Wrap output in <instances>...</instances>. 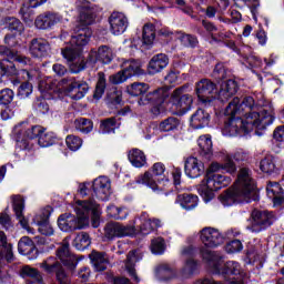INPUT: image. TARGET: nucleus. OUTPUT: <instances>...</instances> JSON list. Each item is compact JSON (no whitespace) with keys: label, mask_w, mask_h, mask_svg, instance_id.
<instances>
[{"label":"nucleus","mask_w":284,"mask_h":284,"mask_svg":"<svg viewBox=\"0 0 284 284\" xmlns=\"http://www.w3.org/2000/svg\"><path fill=\"white\" fill-rule=\"evenodd\" d=\"M98 77L99 79L93 94L94 99H101L105 92V73L99 72Z\"/></svg>","instance_id":"51"},{"label":"nucleus","mask_w":284,"mask_h":284,"mask_svg":"<svg viewBox=\"0 0 284 284\" xmlns=\"http://www.w3.org/2000/svg\"><path fill=\"white\" fill-rule=\"evenodd\" d=\"M128 159L133 168H145L148 165V156L139 149L129 151Z\"/></svg>","instance_id":"32"},{"label":"nucleus","mask_w":284,"mask_h":284,"mask_svg":"<svg viewBox=\"0 0 284 284\" xmlns=\"http://www.w3.org/2000/svg\"><path fill=\"white\" fill-rule=\"evenodd\" d=\"M92 37V31L88 27L77 29L75 34L72 36L70 43L61 49V54L67 61L71 62L70 71L73 74H79L85 70V60L81 55L83 45H88Z\"/></svg>","instance_id":"5"},{"label":"nucleus","mask_w":284,"mask_h":284,"mask_svg":"<svg viewBox=\"0 0 284 284\" xmlns=\"http://www.w3.org/2000/svg\"><path fill=\"white\" fill-rule=\"evenodd\" d=\"M40 267H42V270H44V272H47L48 274H54L55 272L57 281L60 284L72 283L68 274H65V271H63L61 264L57 262L54 257H48L44 262L40 264Z\"/></svg>","instance_id":"14"},{"label":"nucleus","mask_w":284,"mask_h":284,"mask_svg":"<svg viewBox=\"0 0 284 284\" xmlns=\"http://www.w3.org/2000/svg\"><path fill=\"white\" fill-rule=\"evenodd\" d=\"M57 256L67 267H70L71 270L75 267L77 256L70 253V242H68V239H64L58 247Z\"/></svg>","instance_id":"20"},{"label":"nucleus","mask_w":284,"mask_h":284,"mask_svg":"<svg viewBox=\"0 0 284 284\" xmlns=\"http://www.w3.org/2000/svg\"><path fill=\"white\" fill-rule=\"evenodd\" d=\"M57 143V134L52 131L42 132L38 139V144L40 148H50Z\"/></svg>","instance_id":"46"},{"label":"nucleus","mask_w":284,"mask_h":284,"mask_svg":"<svg viewBox=\"0 0 284 284\" xmlns=\"http://www.w3.org/2000/svg\"><path fill=\"white\" fill-rule=\"evenodd\" d=\"M236 92H239V84H236V81L227 80L221 83L216 97L220 101H227L229 99H232Z\"/></svg>","instance_id":"25"},{"label":"nucleus","mask_w":284,"mask_h":284,"mask_svg":"<svg viewBox=\"0 0 284 284\" xmlns=\"http://www.w3.org/2000/svg\"><path fill=\"white\" fill-rule=\"evenodd\" d=\"M18 251L24 256H30V254H38L37 247H34V242L30 237L24 236L18 243Z\"/></svg>","instance_id":"38"},{"label":"nucleus","mask_w":284,"mask_h":284,"mask_svg":"<svg viewBox=\"0 0 284 284\" xmlns=\"http://www.w3.org/2000/svg\"><path fill=\"white\" fill-rule=\"evenodd\" d=\"M90 87L85 81H77V78H64L58 83V92H64V94H70L71 99L79 101L83 99Z\"/></svg>","instance_id":"7"},{"label":"nucleus","mask_w":284,"mask_h":284,"mask_svg":"<svg viewBox=\"0 0 284 284\" xmlns=\"http://www.w3.org/2000/svg\"><path fill=\"white\" fill-rule=\"evenodd\" d=\"M219 170H225L229 174H234V172H236V164L232 161V155H226L223 164L213 162L210 165L205 178L200 183L197 192L206 203L214 199V192H216V190L227 187V185L232 183V179L230 176L214 173L219 172Z\"/></svg>","instance_id":"4"},{"label":"nucleus","mask_w":284,"mask_h":284,"mask_svg":"<svg viewBox=\"0 0 284 284\" xmlns=\"http://www.w3.org/2000/svg\"><path fill=\"white\" fill-rule=\"evenodd\" d=\"M176 39L184 45V48H196L199 39L195 36L179 32Z\"/></svg>","instance_id":"47"},{"label":"nucleus","mask_w":284,"mask_h":284,"mask_svg":"<svg viewBox=\"0 0 284 284\" xmlns=\"http://www.w3.org/2000/svg\"><path fill=\"white\" fill-rule=\"evenodd\" d=\"M136 261H139V258L136 257V251L129 252L125 262V267L126 272L131 276L132 281H134V283H139L141 281L139 278V275H136V270L134 268V264L136 263Z\"/></svg>","instance_id":"39"},{"label":"nucleus","mask_w":284,"mask_h":284,"mask_svg":"<svg viewBox=\"0 0 284 284\" xmlns=\"http://www.w3.org/2000/svg\"><path fill=\"white\" fill-rule=\"evenodd\" d=\"M184 172L189 179H199L205 172V165L195 156H190L185 160Z\"/></svg>","instance_id":"19"},{"label":"nucleus","mask_w":284,"mask_h":284,"mask_svg":"<svg viewBox=\"0 0 284 284\" xmlns=\"http://www.w3.org/2000/svg\"><path fill=\"white\" fill-rule=\"evenodd\" d=\"M245 63L250 68H263V62L256 55H248L245 60Z\"/></svg>","instance_id":"63"},{"label":"nucleus","mask_w":284,"mask_h":284,"mask_svg":"<svg viewBox=\"0 0 284 284\" xmlns=\"http://www.w3.org/2000/svg\"><path fill=\"white\" fill-rule=\"evenodd\" d=\"M276 221L274 213L268 211L253 210L251 213V224L247 226L251 232H263Z\"/></svg>","instance_id":"11"},{"label":"nucleus","mask_w":284,"mask_h":284,"mask_svg":"<svg viewBox=\"0 0 284 284\" xmlns=\"http://www.w3.org/2000/svg\"><path fill=\"white\" fill-rule=\"evenodd\" d=\"M75 129L79 132H82L83 134H89V132H92L93 124L90 120L80 118L74 121Z\"/></svg>","instance_id":"50"},{"label":"nucleus","mask_w":284,"mask_h":284,"mask_svg":"<svg viewBox=\"0 0 284 284\" xmlns=\"http://www.w3.org/2000/svg\"><path fill=\"white\" fill-rule=\"evenodd\" d=\"M43 132H45V128L41 125H33L24 131V136L26 139H30V140L39 139L41 134H43Z\"/></svg>","instance_id":"52"},{"label":"nucleus","mask_w":284,"mask_h":284,"mask_svg":"<svg viewBox=\"0 0 284 284\" xmlns=\"http://www.w3.org/2000/svg\"><path fill=\"white\" fill-rule=\"evenodd\" d=\"M194 270H196V263L194 260L189 258L182 270V275L187 278V276L194 274Z\"/></svg>","instance_id":"59"},{"label":"nucleus","mask_w":284,"mask_h":284,"mask_svg":"<svg viewBox=\"0 0 284 284\" xmlns=\"http://www.w3.org/2000/svg\"><path fill=\"white\" fill-rule=\"evenodd\" d=\"M150 90V84L143 82H134L126 88L128 94L131 97H141Z\"/></svg>","instance_id":"45"},{"label":"nucleus","mask_w":284,"mask_h":284,"mask_svg":"<svg viewBox=\"0 0 284 284\" xmlns=\"http://www.w3.org/2000/svg\"><path fill=\"white\" fill-rule=\"evenodd\" d=\"M210 125V113L203 109H197L191 116V126L194 130H203Z\"/></svg>","instance_id":"30"},{"label":"nucleus","mask_w":284,"mask_h":284,"mask_svg":"<svg viewBox=\"0 0 284 284\" xmlns=\"http://www.w3.org/2000/svg\"><path fill=\"white\" fill-rule=\"evenodd\" d=\"M132 234H134L133 226H125L119 222H110L104 226V239H106V241L123 239V236H132Z\"/></svg>","instance_id":"12"},{"label":"nucleus","mask_w":284,"mask_h":284,"mask_svg":"<svg viewBox=\"0 0 284 284\" xmlns=\"http://www.w3.org/2000/svg\"><path fill=\"white\" fill-rule=\"evenodd\" d=\"M65 143L69 150H71L72 152H77V150H79L83 145V140L75 135H68L65 139Z\"/></svg>","instance_id":"53"},{"label":"nucleus","mask_w":284,"mask_h":284,"mask_svg":"<svg viewBox=\"0 0 284 284\" xmlns=\"http://www.w3.org/2000/svg\"><path fill=\"white\" fill-rule=\"evenodd\" d=\"M200 239L205 247H219L223 243V235L213 227H204L200 232Z\"/></svg>","instance_id":"18"},{"label":"nucleus","mask_w":284,"mask_h":284,"mask_svg":"<svg viewBox=\"0 0 284 284\" xmlns=\"http://www.w3.org/2000/svg\"><path fill=\"white\" fill-rule=\"evenodd\" d=\"M154 39H156L155 28L152 23H146L142 30V45L143 48L150 49L152 43H154Z\"/></svg>","instance_id":"35"},{"label":"nucleus","mask_w":284,"mask_h":284,"mask_svg":"<svg viewBox=\"0 0 284 284\" xmlns=\"http://www.w3.org/2000/svg\"><path fill=\"white\" fill-rule=\"evenodd\" d=\"M0 258H6L7 263H12L14 261V254L12 253V244H8V237L6 233L0 232Z\"/></svg>","instance_id":"34"},{"label":"nucleus","mask_w":284,"mask_h":284,"mask_svg":"<svg viewBox=\"0 0 284 284\" xmlns=\"http://www.w3.org/2000/svg\"><path fill=\"white\" fill-rule=\"evenodd\" d=\"M12 203L16 219L19 221L21 227L27 230L28 234H34V229L30 227V224H28V219L23 216V210L26 207L23 197H21V195H13Z\"/></svg>","instance_id":"17"},{"label":"nucleus","mask_w":284,"mask_h":284,"mask_svg":"<svg viewBox=\"0 0 284 284\" xmlns=\"http://www.w3.org/2000/svg\"><path fill=\"white\" fill-rule=\"evenodd\" d=\"M183 90L185 88H178L173 91V93L168 95L164 105L156 111H153L155 115L161 114L163 112H176L178 110L180 112H187L192 108V95L190 94H183Z\"/></svg>","instance_id":"6"},{"label":"nucleus","mask_w":284,"mask_h":284,"mask_svg":"<svg viewBox=\"0 0 284 284\" xmlns=\"http://www.w3.org/2000/svg\"><path fill=\"white\" fill-rule=\"evenodd\" d=\"M212 77L215 78L217 81H221L222 79H225V67L223 63H217L213 70Z\"/></svg>","instance_id":"60"},{"label":"nucleus","mask_w":284,"mask_h":284,"mask_svg":"<svg viewBox=\"0 0 284 284\" xmlns=\"http://www.w3.org/2000/svg\"><path fill=\"white\" fill-rule=\"evenodd\" d=\"M9 30L19 32V34H21V32H23V23H21V21H19L17 18H10Z\"/></svg>","instance_id":"61"},{"label":"nucleus","mask_w":284,"mask_h":284,"mask_svg":"<svg viewBox=\"0 0 284 284\" xmlns=\"http://www.w3.org/2000/svg\"><path fill=\"white\" fill-rule=\"evenodd\" d=\"M195 92L202 103H210L216 99V84L209 79H202L195 84Z\"/></svg>","instance_id":"13"},{"label":"nucleus","mask_w":284,"mask_h":284,"mask_svg":"<svg viewBox=\"0 0 284 284\" xmlns=\"http://www.w3.org/2000/svg\"><path fill=\"white\" fill-rule=\"evenodd\" d=\"M260 168L265 174H272V172H276V162L274 158L268 155L261 161Z\"/></svg>","instance_id":"49"},{"label":"nucleus","mask_w":284,"mask_h":284,"mask_svg":"<svg viewBox=\"0 0 284 284\" xmlns=\"http://www.w3.org/2000/svg\"><path fill=\"white\" fill-rule=\"evenodd\" d=\"M273 139L277 143H283L284 142V125L277 126L274 132H273Z\"/></svg>","instance_id":"64"},{"label":"nucleus","mask_w":284,"mask_h":284,"mask_svg":"<svg viewBox=\"0 0 284 284\" xmlns=\"http://www.w3.org/2000/svg\"><path fill=\"white\" fill-rule=\"evenodd\" d=\"M93 195L99 201H108L112 194V186L108 176H99L93 181Z\"/></svg>","instance_id":"15"},{"label":"nucleus","mask_w":284,"mask_h":284,"mask_svg":"<svg viewBox=\"0 0 284 284\" xmlns=\"http://www.w3.org/2000/svg\"><path fill=\"white\" fill-rule=\"evenodd\" d=\"M110 30L113 34H123L128 30L129 21L122 12H113L109 18Z\"/></svg>","instance_id":"21"},{"label":"nucleus","mask_w":284,"mask_h":284,"mask_svg":"<svg viewBox=\"0 0 284 284\" xmlns=\"http://www.w3.org/2000/svg\"><path fill=\"white\" fill-rule=\"evenodd\" d=\"M90 212L92 227L101 225V206L94 200L78 201L75 214H62L58 217V227L61 232H75L90 225Z\"/></svg>","instance_id":"2"},{"label":"nucleus","mask_w":284,"mask_h":284,"mask_svg":"<svg viewBox=\"0 0 284 284\" xmlns=\"http://www.w3.org/2000/svg\"><path fill=\"white\" fill-rule=\"evenodd\" d=\"M90 258L95 272H105V270H108L110 262L108 261V255H105V253L93 251L90 254Z\"/></svg>","instance_id":"31"},{"label":"nucleus","mask_w":284,"mask_h":284,"mask_svg":"<svg viewBox=\"0 0 284 284\" xmlns=\"http://www.w3.org/2000/svg\"><path fill=\"white\" fill-rule=\"evenodd\" d=\"M29 52L34 59H43L50 54V42L42 38L33 39L30 43Z\"/></svg>","instance_id":"22"},{"label":"nucleus","mask_w":284,"mask_h":284,"mask_svg":"<svg viewBox=\"0 0 284 284\" xmlns=\"http://www.w3.org/2000/svg\"><path fill=\"white\" fill-rule=\"evenodd\" d=\"M32 222L38 225V232L43 236H53L54 227L50 224V209H45L42 213L37 214Z\"/></svg>","instance_id":"16"},{"label":"nucleus","mask_w":284,"mask_h":284,"mask_svg":"<svg viewBox=\"0 0 284 284\" xmlns=\"http://www.w3.org/2000/svg\"><path fill=\"white\" fill-rule=\"evenodd\" d=\"M243 250V243L240 240H233L229 242L225 246L227 254H236Z\"/></svg>","instance_id":"57"},{"label":"nucleus","mask_w":284,"mask_h":284,"mask_svg":"<svg viewBox=\"0 0 284 284\" xmlns=\"http://www.w3.org/2000/svg\"><path fill=\"white\" fill-rule=\"evenodd\" d=\"M197 145L201 150V154L207 155L212 154V136L202 135L197 140Z\"/></svg>","instance_id":"48"},{"label":"nucleus","mask_w":284,"mask_h":284,"mask_svg":"<svg viewBox=\"0 0 284 284\" xmlns=\"http://www.w3.org/2000/svg\"><path fill=\"white\" fill-rule=\"evenodd\" d=\"M122 70L113 75H110L109 81L114 85L119 83H125V80L143 74V69H141V62L135 60H125L122 65Z\"/></svg>","instance_id":"8"},{"label":"nucleus","mask_w":284,"mask_h":284,"mask_svg":"<svg viewBox=\"0 0 284 284\" xmlns=\"http://www.w3.org/2000/svg\"><path fill=\"white\" fill-rule=\"evenodd\" d=\"M103 134H110V132H114L116 128V119L115 118H109L104 120L100 125Z\"/></svg>","instance_id":"56"},{"label":"nucleus","mask_w":284,"mask_h":284,"mask_svg":"<svg viewBox=\"0 0 284 284\" xmlns=\"http://www.w3.org/2000/svg\"><path fill=\"white\" fill-rule=\"evenodd\" d=\"M63 21V17L59 13H47L45 16H39L36 19V28L39 30H48V28H52V26H57V23H61Z\"/></svg>","instance_id":"26"},{"label":"nucleus","mask_w":284,"mask_h":284,"mask_svg":"<svg viewBox=\"0 0 284 284\" xmlns=\"http://www.w3.org/2000/svg\"><path fill=\"white\" fill-rule=\"evenodd\" d=\"M151 252L153 254H163L165 252V242L161 237H156L151 242Z\"/></svg>","instance_id":"55"},{"label":"nucleus","mask_w":284,"mask_h":284,"mask_svg":"<svg viewBox=\"0 0 284 284\" xmlns=\"http://www.w3.org/2000/svg\"><path fill=\"white\" fill-rule=\"evenodd\" d=\"M220 201L224 205L258 201V192L256 191V182L252 178V170L248 168L240 169L237 180L232 187L220 195Z\"/></svg>","instance_id":"3"},{"label":"nucleus","mask_w":284,"mask_h":284,"mask_svg":"<svg viewBox=\"0 0 284 284\" xmlns=\"http://www.w3.org/2000/svg\"><path fill=\"white\" fill-rule=\"evenodd\" d=\"M12 61L17 60H10L9 58L0 60V79H3V77H14V74H19Z\"/></svg>","instance_id":"40"},{"label":"nucleus","mask_w":284,"mask_h":284,"mask_svg":"<svg viewBox=\"0 0 284 284\" xmlns=\"http://www.w3.org/2000/svg\"><path fill=\"white\" fill-rule=\"evenodd\" d=\"M140 233L146 236V234H150L151 232H154V230H158V227H162L163 223L159 219H150L145 213H143L140 219Z\"/></svg>","instance_id":"27"},{"label":"nucleus","mask_w":284,"mask_h":284,"mask_svg":"<svg viewBox=\"0 0 284 284\" xmlns=\"http://www.w3.org/2000/svg\"><path fill=\"white\" fill-rule=\"evenodd\" d=\"M14 99V91L11 89H2L0 91V105H10Z\"/></svg>","instance_id":"54"},{"label":"nucleus","mask_w":284,"mask_h":284,"mask_svg":"<svg viewBox=\"0 0 284 284\" xmlns=\"http://www.w3.org/2000/svg\"><path fill=\"white\" fill-rule=\"evenodd\" d=\"M106 214L110 216V219L123 221L128 219L130 213L128 212V209L114 206V204H111L106 207Z\"/></svg>","instance_id":"43"},{"label":"nucleus","mask_w":284,"mask_h":284,"mask_svg":"<svg viewBox=\"0 0 284 284\" xmlns=\"http://www.w3.org/2000/svg\"><path fill=\"white\" fill-rule=\"evenodd\" d=\"M266 194L268 199L273 200L274 205H281L283 203V197L281 196L283 194V187L277 182H268Z\"/></svg>","instance_id":"33"},{"label":"nucleus","mask_w":284,"mask_h":284,"mask_svg":"<svg viewBox=\"0 0 284 284\" xmlns=\"http://www.w3.org/2000/svg\"><path fill=\"white\" fill-rule=\"evenodd\" d=\"M225 114L231 119L222 130L224 136H239L250 134L252 130H266L276 119L274 105L265 98L257 102L252 97H246L243 101L234 98L226 106Z\"/></svg>","instance_id":"1"},{"label":"nucleus","mask_w":284,"mask_h":284,"mask_svg":"<svg viewBox=\"0 0 284 284\" xmlns=\"http://www.w3.org/2000/svg\"><path fill=\"white\" fill-rule=\"evenodd\" d=\"M170 94V90L165 88L158 89L153 92L142 94L139 99V105H154L151 112L154 114L158 110H161L165 105V101Z\"/></svg>","instance_id":"10"},{"label":"nucleus","mask_w":284,"mask_h":284,"mask_svg":"<svg viewBox=\"0 0 284 284\" xmlns=\"http://www.w3.org/2000/svg\"><path fill=\"white\" fill-rule=\"evenodd\" d=\"M179 125H181V120L175 116H170L160 123L159 130H161V132H176Z\"/></svg>","instance_id":"42"},{"label":"nucleus","mask_w":284,"mask_h":284,"mask_svg":"<svg viewBox=\"0 0 284 284\" xmlns=\"http://www.w3.org/2000/svg\"><path fill=\"white\" fill-rule=\"evenodd\" d=\"M163 174H165V164L156 162L152 165L150 171L139 175L135 181L136 183L151 187V190H163V186H161L163 180L156 181V179H154V176H163Z\"/></svg>","instance_id":"9"},{"label":"nucleus","mask_w":284,"mask_h":284,"mask_svg":"<svg viewBox=\"0 0 284 284\" xmlns=\"http://www.w3.org/2000/svg\"><path fill=\"white\" fill-rule=\"evenodd\" d=\"M0 57H7L10 61H17L18 63H22V65H28V63H30V58L20 55L6 45H0Z\"/></svg>","instance_id":"37"},{"label":"nucleus","mask_w":284,"mask_h":284,"mask_svg":"<svg viewBox=\"0 0 284 284\" xmlns=\"http://www.w3.org/2000/svg\"><path fill=\"white\" fill-rule=\"evenodd\" d=\"M113 59L112 49L108 45H102L97 50H91L89 54V63H97L100 61L101 63H111Z\"/></svg>","instance_id":"24"},{"label":"nucleus","mask_w":284,"mask_h":284,"mask_svg":"<svg viewBox=\"0 0 284 284\" xmlns=\"http://www.w3.org/2000/svg\"><path fill=\"white\" fill-rule=\"evenodd\" d=\"M21 276L23 278H31L28 281V283H42L43 277L41 276V273L37 268H33L31 266H23L21 270Z\"/></svg>","instance_id":"41"},{"label":"nucleus","mask_w":284,"mask_h":284,"mask_svg":"<svg viewBox=\"0 0 284 284\" xmlns=\"http://www.w3.org/2000/svg\"><path fill=\"white\" fill-rule=\"evenodd\" d=\"M32 94V84L30 82L22 83L18 89V97L28 99Z\"/></svg>","instance_id":"58"},{"label":"nucleus","mask_w":284,"mask_h":284,"mask_svg":"<svg viewBox=\"0 0 284 284\" xmlns=\"http://www.w3.org/2000/svg\"><path fill=\"white\" fill-rule=\"evenodd\" d=\"M176 203H180L183 210H194L199 205V196L194 194H180L176 197Z\"/></svg>","instance_id":"36"},{"label":"nucleus","mask_w":284,"mask_h":284,"mask_svg":"<svg viewBox=\"0 0 284 284\" xmlns=\"http://www.w3.org/2000/svg\"><path fill=\"white\" fill-rule=\"evenodd\" d=\"M92 243V240H90V234L85 232H80L73 240V246L75 250H88Z\"/></svg>","instance_id":"44"},{"label":"nucleus","mask_w":284,"mask_h":284,"mask_svg":"<svg viewBox=\"0 0 284 284\" xmlns=\"http://www.w3.org/2000/svg\"><path fill=\"white\" fill-rule=\"evenodd\" d=\"M232 159H234V161H237V163H241V162L247 161L250 159V153H247L243 149H239L234 152Z\"/></svg>","instance_id":"62"},{"label":"nucleus","mask_w":284,"mask_h":284,"mask_svg":"<svg viewBox=\"0 0 284 284\" xmlns=\"http://www.w3.org/2000/svg\"><path fill=\"white\" fill-rule=\"evenodd\" d=\"M97 12H99V9H97L94 4L84 1L80 6V23L83 26H92V23H94L97 20Z\"/></svg>","instance_id":"23"},{"label":"nucleus","mask_w":284,"mask_h":284,"mask_svg":"<svg viewBox=\"0 0 284 284\" xmlns=\"http://www.w3.org/2000/svg\"><path fill=\"white\" fill-rule=\"evenodd\" d=\"M168 63H170V59L164 53L154 55L148 65L149 74H159L161 70H165V68H168Z\"/></svg>","instance_id":"28"},{"label":"nucleus","mask_w":284,"mask_h":284,"mask_svg":"<svg viewBox=\"0 0 284 284\" xmlns=\"http://www.w3.org/2000/svg\"><path fill=\"white\" fill-rule=\"evenodd\" d=\"M45 1L48 0H29L27 3H24L20 10L23 21H26V23H32V21H34V8L43 6Z\"/></svg>","instance_id":"29"}]
</instances>
